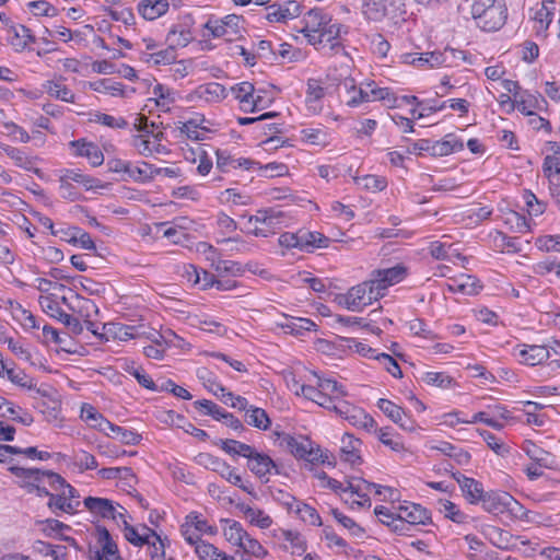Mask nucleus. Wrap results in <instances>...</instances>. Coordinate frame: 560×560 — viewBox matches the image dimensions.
<instances>
[{"instance_id": "20", "label": "nucleus", "mask_w": 560, "mask_h": 560, "mask_svg": "<svg viewBox=\"0 0 560 560\" xmlns=\"http://www.w3.org/2000/svg\"><path fill=\"white\" fill-rule=\"evenodd\" d=\"M514 354L521 363L530 366L540 364L550 358L549 348L539 345H523L514 350Z\"/></svg>"}, {"instance_id": "18", "label": "nucleus", "mask_w": 560, "mask_h": 560, "mask_svg": "<svg viewBox=\"0 0 560 560\" xmlns=\"http://www.w3.org/2000/svg\"><path fill=\"white\" fill-rule=\"evenodd\" d=\"M548 153L542 163L544 175L548 178L550 186H560V143L549 142Z\"/></svg>"}, {"instance_id": "50", "label": "nucleus", "mask_w": 560, "mask_h": 560, "mask_svg": "<svg viewBox=\"0 0 560 560\" xmlns=\"http://www.w3.org/2000/svg\"><path fill=\"white\" fill-rule=\"evenodd\" d=\"M220 476L225 479L228 482L241 488L243 491L252 494L254 491V488L252 483L244 482L241 475L237 474L236 469L231 467L225 462L223 463L222 467L220 468L219 472Z\"/></svg>"}, {"instance_id": "44", "label": "nucleus", "mask_w": 560, "mask_h": 560, "mask_svg": "<svg viewBox=\"0 0 560 560\" xmlns=\"http://www.w3.org/2000/svg\"><path fill=\"white\" fill-rule=\"evenodd\" d=\"M219 445L221 450L224 451L230 456L244 457L246 459L253 454V451L255 448L249 444L232 439L220 440Z\"/></svg>"}, {"instance_id": "62", "label": "nucleus", "mask_w": 560, "mask_h": 560, "mask_svg": "<svg viewBox=\"0 0 560 560\" xmlns=\"http://www.w3.org/2000/svg\"><path fill=\"white\" fill-rule=\"evenodd\" d=\"M331 514L340 525H342L345 528L349 530L351 536H353L357 539L364 538V528L357 524L351 517L345 515L343 513L339 512L336 509L331 511Z\"/></svg>"}, {"instance_id": "60", "label": "nucleus", "mask_w": 560, "mask_h": 560, "mask_svg": "<svg viewBox=\"0 0 560 560\" xmlns=\"http://www.w3.org/2000/svg\"><path fill=\"white\" fill-rule=\"evenodd\" d=\"M124 369L128 374L132 375L142 387L153 392L158 390V387L150 375H148L144 370L135 362L126 363Z\"/></svg>"}, {"instance_id": "34", "label": "nucleus", "mask_w": 560, "mask_h": 560, "mask_svg": "<svg viewBox=\"0 0 560 560\" xmlns=\"http://www.w3.org/2000/svg\"><path fill=\"white\" fill-rule=\"evenodd\" d=\"M9 34H11L10 44L15 50H24L30 44L35 42V37L31 30L25 25H10Z\"/></svg>"}, {"instance_id": "42", "label": "nucleus", "mask_w": 560, "mask_h": 560, "mask_svg": "<svg viewBox=\"0 0 560 560\" xmlns=\"http://www.w3.org/2000/svg\"><path fill=\"white\" fill-rule=\"evenodd\" d=\"M15 475L23 477L27 481L25 482V488L27 492L35 493L38 497H49L52 493H49L45 488V483H49L48 479H44V481L36 480L34 477L27 476L28 469L20 468V467H11L10 468Z\"/></svg>"}, {"instance_id": "58", "label": "nucleus", "mask_w": 560, "mask_h": 560, "mask_svg": "<svg viewBox=\"0 0 560 560\" xmlns=\"http://www.w3.org/2000/svg\"><path fill=\"white\" fill-rule=\"evenodd\" d=\"M438 509L446 518H450L455 523L463 524L467 520V516L459 510V508L448 500H439Z\"/></svg>"}, {"instance_id": "47", "label": "nucleus", "mask_w": 560, "mask_h": 560, "mask_svg": "<svg viewBox=\"0 0 560 560\" xmlns=\"http://www.w3.org/2000/svg\"><path fill=\"white\" fill-rule=\"evenodd\" d=\"M195 552L200 560H235L233 557L219 550L212 544L206 542L203 540L197 544Z\"/></svg>"}, {"instance_id": "53", "label": "nucleus", "mask_w": 560, "mask_h": 560, "mask_svg": "<svg viewBox=\"0 0 560 560\" xmlns=\"http://www.w3.org/2000/svg\"><path fill=\"white\" fill-rule=\"evenodd\" d=\"M305 462L310 464H325L330 467H334L336 462L335 458L331 456V454L327 450L320 448L319 445L313 443L311 447H308L307 454L304 457Z\"/></svg>"}, {"instance_id": "43", "label": "nucleus", "mask_w": 560, "mask_h": 560, "mask_svg": "<svg viewBox=\"0 0 560 560\" xmlns=\"http://www.w3.org/2000/svg\"><path fill=\"white\" fill-rule=\"evenodd\" d=\"M140 59L149 65L166 66L176 60V51L168 46L165 49L155 50L154 52H142Z\"/></svg>"}, {"instance_id": "28", "label": "nucleus", "mask_w": 560, "mask_h": 560, "mask_svg": "<svg viewBox=\"0 0 560 560\" xmlns=\"http://www.w3.org/2000/svg\"><path fill=\"white\" fill-rule=\"evenodd\" d=\"M80 418L92 429L102 433L107 432L109 428V420H107L97 409L90 404H82L80 410Z\"/></svg>"}, {"instance_id": "63", "label": "nucleus", "mask_w": 560, "mask_h": 560, "mask_svg": "<svg viewBox=\"0 0 560 560\" xmlns=\"http://www.w3.org/2000/svg\"><path fill=\"white\" fill-rule=\"evenodd\" d=\"M91 121L112 129H125L128 126V122L124 117L113 116L101 112L94 113L92 115Z\"/></svg>"}, {"instance_id": "4", "label": "nucleus", "mask_w": 560, "mask_h": 560, "mask_svg": "<svg viewBox=\"0 0 560 560\" xmlns=\"http://www.w3.org/2000/svg\"><path fill=\"white\" fill-rule=\"evenodd\" d=\"M469 7L471 16L478 21V25L485 31H497L506 20V8L500 1L474 0Z\"/></svg>"}, {"instance_id": "59", "label": "nucleus", "mask_w": 560, "mask_h": 560, "mask_svg": "<svg viewBox=\"0 0 560 560\" xmlns=\"http://www.w3.org/2000/svg\"><path fill=\"white\" fill-rule=\"evenodd\" d=\"M375 432L377 434L380 442L385 446L389 447L393 452L404 453L407 451L400 436L394 434L388 429H375Z\"/></svg>"}, {"instance_id": "29", "label": "nucleus", "mask_w": 560, "mask_h": 560, "mask_svg": "<svg viewBox=\"0 0 560 560\" xmlns=\"http://www.w3.org/2000/svg\"><path fill=\"white\" fill-rule=\"evenodd\" d=\"M168 9V0H141L138 3L139 14L148 21H154L161 18Z\"/></svg>"}, {"instance_id": "13", "label": "nucleus", "mask_w": 560, "mask_h": 560, "mask_svg": "<svg viewBox=\"0 0 560 560\" xmlns=\"http://www.w3.org/2000/svg\"><path fill=\"white\" fill-rule=\"evenodd\" d=\"M445 241H432L429 243L428 252L435 260H445L453 264L459 262L463 267L467 262V257L463 256L454 243L447 241L448 236L444 235Z\"/></svg>"}, {"instance_id": "35", "label": "nucleus", "mask_w": 560, "mask_h": 560, "mask_svg": "<svg viewBox=\"0 0 560 560\" xmlns=\"http://www.w3.org/2000/svg\"><path fill=\"white\" fill-rule=\"evenodd\" d=\"M300 7L295 2L288 4H272L268 7L267 20L270 22H285L299 15Z\"/></svg>"}, {"instance_id": "19", "label": "nucleus", "mask_w": 560, "mask_h": 560, "mask_svg": "<svg viewBox=\"0 0 560 560\" xmlns=\"http://www.w3.org/2000/svg\"><path fill=\"white\" fill-rule=\"evenodd\" d=\"M298 139L304 144L320 148L327 147L331 142L329 129L322 124L300 129Z\"/></svg>"}, {"instance_id": "16", "label": "nucleus", "mask_w": 560, "mask_h": 560, "mask_svg": "<svg viewBox=\"0 0 560 560\" xmlns=\"http://www.w3.org/2000/svg\"><path fill=\"white\" fill-rule=\"evenodd\" d=\"M248 469L259 479L265 482L269 481L270 475L275 471L279 472L277 464L272 458L261 452L254 448L253 454L247 458Z\"/></svg>"}, {"instance_id": "57", "label": "nucleus", "mask_w": 560, "mask_h": 560, "mask_svg": "<svg viewBox=\"0 0 560 560\" xmlns=\"http://www.w3.org/2000/svg\"><path fill=\"white\" fill-rule=\"evenodd\" d=\"M156 173L158 170L147 162H141L137 165L130 163L128 176L136 182L144 183L151 180Z\"/></svg>"}, {"instance_id": "21", "label": "nucleus", "mask_w": 560, "mask_h": 560, "mask_svg": "<svg viewBox=\"0 0 560 560\" xmlns=\"http://www.w3.org/2000/svg\"><path fill=\"white\" fill-rule=\"evenodd\" d=\"M522 451L533 460L546 469H558V462L553 454L539 447L530 440H525L522 444Z\"/></svg>"}, {"instance_id": "11", "label": "nucleus", "mask_w": 560, "mask_h": 560, "mask_svg": "<svg viewBox=\"0 0 560 560\" xmlns=\"http://www.w3.org/2000/svg\"><path fill=\"white\" fill-rule=\"evenodd\" d=\"M281 212L273 209L260 210L248 220L254 226H247L248 233L257 237H268L280 229Z\"/></svg>"}, {"instance_id": "17", "label": "nucleus", "mask_w": 560, "mask_h": 560, "mask_svg": "<svg viewBox=\"0 0 560 560\" xmlns=\"http://www.w3.org/2000/svg\"><path fill=\"white\" fill-rule=\"evenodd\" d=\"M72 155L77 158H85L93 166H100L104 162V154L100 147L84 138L69 142Z\"/></svg>"}, {"instance_id": "25", "label": "nucleus", "mask_w": 560, "mask_h": 560, "mask_svg": "<svg viewBox=\"0 0 560 560\" xmlns=\"http://www.w3.org/2000/svg\"><path fill=\"white\" fill-rule=\"evenodd\" d=\"M557 4L555 1H542L533 15L534 28L538 35H545L553 20Z\"/></svg>"}, {"instance_id": "33", "label": "nucleus", "mask_w": 560, "mask_h": 560, "mask_svg": "<svg viewBox=\"0 0 560 560\" xmlns=\"http://www.w3.org/2000/svg\"><path fill=\"white\" fill-rule=\"evenodd\" d=\"M329 238L316 231L300 230V249L313 252L315 248L328 246Z\"/></svg>"}, {"instance_id": "48", "label": "nucleus", "mask_w": 560, "mask_h": 560, "mask_svg": "<svg viewBox=\"0 0 560 560\" xmlns=\"http://www.w3.org/2000/svg\"><path fill=\"white\" fill-rule=\"evenodd\" d=\"M281 327L285 332L301 336L304 331L314 330L316 324L308 318L292 317L282 323Z\"/></svg>"}, {"instance_id": "52", "label": "nucleus", "mask_w": 560, "mask_h": 560, "mask_svg": "<svg viewBox=\"0 0 560 560\" xmlns=\"http://www.w3.org/2000/svg\"><path fill=\"white\" fill-rule=\"evenodd\" d=\"M245 421L259 430H268L271 423L267 412L254 406H250L245 413Z\"/></svg>"}, {"instance_id": "56", "label": "nucleus", "mask_w": 560, "mask_h": 560, "mask_svg": "<svg viewBox=\"0 0 560 560\" xmlns=\"http://www.w3.org/2000/svg\"><path fill=\"white\" fill-rule=\"evenodd\" d=\"M191 34L182 26H173L166 36V42L171 48L176 50L177 47H185L189 44Z\"/></svg>"}, {"instance_id": "54", "label": "nucleus", "mask_w": 560, "mask_h": 560, "mask_svg": "<svg viewBox=\"0 0 560 560\" xmlns=\"http://www.w3.org/2000/svg\"><path fill=\"white\" fill-rule=\"evenodd\" d=\"M493 243L501 252L518 253L523 249L521 240L515 236H509L502 232H497L493 236Z\"/></svg>"}, {"instance_id": "5", "label": "nucleus", "mask_w": 560, "mask_h": 560, "mask_svg": "<svg viewBox=\"0 0 560 560\" xmlns=\"http://www.w3.org/2000/svg\"><path fill=\"white\" fill-rule=\"evenodd\" d=\"M385 491L392 492L389 488L369 482L360 477H351L346 480V490L342 500L351 509L370 508V494L375 492L378 495H385Z\"/></svg>"}, {"instance_id": "46", "label": "nucleus", "mask_w": 560, "mask_h": 560, "mask_svg": "<svg viewBox=\"0 0 560 560\" xmlns=\"http://www.w3.org/2000/svg\"><path fill=\"white\" fill-rule=\"evenodd\" d=\"M363 15L374 22L382 21L387 14V4L383 0H363Z\"/></svg>"}, {"instance_id": "7", "label": "nucleus", "mask_w": 560, "mask_h": 560, "mask_svg": "<svg viewBox=\"0 0 560 560\" xmlns=\"http://www.w3.org/2000/svg\"><path fill=\"white\" fill-rule=\"evenodd\" d=\"M61 301L72 312L79 315L88 330H90L94 336L103 338V334L100 330L101 327L94 320V318L98 315V307L94 301L80 295H74L70 301L63 296Z\"/></svg>"}, {"instance_id": "1", "label": "nucleus", "mask_w": 560, "mask_h": 560, "mask_svg": "<svg viewBox=\"0 0 560 560\" xmlns=\"http://www.w3.org/2000/svg\"><path fill=\"white\" fill-rule=\"evenodd\" d=\"M340 69L329 68L327 79L336 82V89L342 85L347 94L346 105L358 107L364 103L382 102L388 108L398 107L399 98L388 88H381L374 81H365L359 85L351 77L352 61L347 54L341 56Z\"/></svg>"}, {"instance_id": "36", "label": "nucleus", "mask_w": 560, "mask_h": 560, "mask_svg": "<svg viewBox=\"0 0 560 560\" xmlns=\"http://www.w3.org/2000/svg\"><path fill=\"white\" fill-rule=\"evenodd\" d=\"M46 93L62 102L74 103V93L63 83L62 78L49 80L44 84Z\"/></svg>"}, {"instance_id": "9", "label": "nucleus", "mask_w": 560, "mask_h": 560, "mask_svg": "<svg viewBox=\"0 0 560 560\" xmlns=\"http://www.w3.org/2000/svg\"><path fill=\"white\" fill-rule=\"evenodd\" d=\"M243 18L229 14L222 19H210L205 28L215 38H224L232 42L241 35Z\"/></svg>"}, {"instance_id": "6", "label": "nucleus", "mask_w": 560, "mask_h": 560, "mask_svg": "<svg viewBox=\"0 0 560 560\" xmlns=\"http://www.w3.org/2000/svg\"><path fill=\"white\" fill-rule=\"evenodd\" d=\"M380 289L370 278L350 288L346 293L337 296L339 305L351 312H361L373 302L382 299Z\"/></svg>"}, {"instance_id": "64", "label": "nucleus", "mask_w": 560, "mask_h": 560, "mask_svg": "<svg viewBox=\"0 0 560 560\" xmlns=\"http://www.w3.org/2000/svg\"><path fill=\"white\" fill-rule=\"evenodd\" d=\"M347 421L351 425L363 429L368 432L375 430L374 419L361 408L354 410V412L350 415Z\"/></svg>"}, {"instance_id": "2", "label": "nucleus", "mask_w": 560, "mask_h": 560, "mask_svg": "<svg viewBox=\"0 0 560 560\" xmlns=\"http://www.w3.org/2000/svg\"><path fill=\"white\" fill-rule=\"evenodd\" d=\"M301 33L307 43L324 54H346L341 43L342 36L348 34V27L334 22L330 14L322 9H311L302 20Z\"/></svg>"}, {"instance_id": "37", "label": "nucleus", "mask_w": 560, "mask_h": 560, "mask_svg": "<svg viewBox=\"0 0 560 560\" xmlns=\"http://www.w3.org/2000/svg\"><path fill=\"white\" fill-rule=\"evenodd\" d=\"M542 103L544 100L540 95L533 94L528 91H523L515 98V108L527 116H532L536 109L541 107Z\"/></svg>"}, {"instance_id": "23", "label": "nucleus", "mask_w": 560, "mask_h": 560, "mask_svg": "<svg viewBox=\"0 0 560 560\" xmlns=\"http://www.w3.org/2000/svg\"><path fill=\"white\" fill-rule=\"evenodd\" d=\"M429 521V512L419 504L410 503L401 505L398 509V523L400 530L404 529L405 523L416 525L427 524Z\"/></svg>"}, {"instance_id": "15", "label": "nucleus", "mask_w": 560, "mask_h": 560, "mask_svg": "<svg viewBox=\"0 0 560 560\" xmlns=\"http://www.w3.org/2000/svg\"><path fill=\"white\" fill-rule=\"evenodd\" d=\"M83 505L95 517L113 520L117 523L124 517V513L106 498L88 497L83 500Z\"/></svg>"}, {"instance_id": "45", "label": "nucleus", "mask_w": 560, "mask_h": 560, "mask_svg": "<svg viewBox=\"0 0 560 560\" xmlns=\"http://www.w3.org/2000/svg\"><path fill=\"white\" fill-rule=\"evenodd\" d=\"M303 396L328 410H331L336 401L332 396H328L322 388L317 387L315 381L312 382L310 387L303 388Z\"/></svg>"}, {"instance_id": "40", "label": "nucleus", "mask_w": 560, "mask_h": 560, "mask_svg": "<svg viewBox=\"0 0 560 560\" xmlns=\"http://www.w3.org/2000/svg\"><path fill=\"white\" fill-rule=\"evenodd\" d=\"M156 106L163 112H170L176 101V92L163 84H155L152 90Z\"/></svg>"}, {"instance_id": "51", "label": "nucleus", "mask_w": 560, "mask_h": 560, "mask_svg": "<svg viewBox=\"0 0 560 560\" xmlns=\"http://www.w3.org/2000/svg\"><path fill=\"white\" fill-rule=\"evenodd\" d=\"M312 376L316 382V386L322 388L328 396H332L336 400L339 399V397H343L347 395V392L343 388V386L340 385L337 381L320 377L316 373H313Z\"/></svg>"}, {"instance_id": "26", "label": "nucleus", "mask_w": 560, "mask_h": 560, "mask_svg": "<svg viewBox=\"0 0 560 560\" xmlns=\"http://www.w3.org/2000/svg\"><path fill=\"white\" fill-rule=\"evenodd\" d=\"M453 477L459 485L465 499L471 504L479 503L485 493L482 483L459 472L453 474Z\"/></svg>"}, {"instance_id": "39", "label": "nucleus", "mask_w": 560, "mask_h": 560, "mask_svg": "<svg viewBox=\"0 0 560 560\" xmlns=\"http://www.w3.org/2000/svg\"><path fill=\"white\" fill-rule=\"evenodd\" d=\"M222 530L226 541L240 548L247 535L242 524L234 520H222Z\"/></svg>"}, {"instance_id": "10", "label": "nucleus", "mask_w": 560, "mask_h": 560, "mask_svg": "<svg viewBox=\"0 0 560 560\" xmlns=\"http://www.w3.org/2000/svg\"><path fill=\"white\" fill-rule=\"evenodd\" d=\"M336 89V82L328 80L325 81L317 79H308L305 92V106L310 114L319 115L323 112V98Z\"/></svg>"}, {"instance_id": "3", "label": "nucleus", "mask_w": 560, "mask_h": 560, "mask_svg": "<svg viewBox=\"0 0 560 560\" xmlns=\"http://www.w3.org/2000/svg\"><path fill=\"white\" fill-rule=\"evenodd\" d=\"M27 471V476L34 477L36 480L44 481V479H48L49 485L55 488L57 493L51 494L48 501V506L55 514H58V512L73 514L78 511L81 504L80 495L61 476L39 470Z\"/></svg>"}, {"instance_id": "22", "label": "nucleus", "mask_w": 560, "mask_h": 560, "mask_svg": "<svg viewBox=\"0 0 560 560\" xmlns=\"http://www.w3.org/2000/svg\"><path fill=\"white\" fill-rule=\"evenodd\" d=\"M0 150L4 152L18 167L32 172L38 177L42 176V171L36 167L38 158L28 155L24 150L4 143L0 144Z\"/></svg>"}, {"instance_id": "30", "label": "nucleus", "mask_w": 560, "mask_h": 560, "mask_svg": "<svg viewBox=\"0 0 560 560\" xmlns=\"http://www.w3.org/2000/svg\"><path fill=\"white\" fill-rule=\"evenodd\" d=\"M103 338L108 340L107 335H112L114 338L120 341H127L140 336L139 329L135 326L108 323L103 324L102 327Z\"/></svg>"}, {"instance_id": "24", "label": "nucleus", "mask_w": 560, "mask_h": 560, "mask_svg": "<svg viewBox=\"0 0 560 560\" xmlns=\"http://www.w3.org/2000/svg\"><path fill=\"white\" fill-rule=\"evenodd\" d=\"M89 89L104 94L110 97H127L133 90H127V88L113 79H97L86 83Z\"/></svg>"}, {"instance_id": "27", "label": "nucleus", "mask_w": 560, "mask_h": 560, "mask_svg": "<svg viewBox=\"0 0 560 560\" xmlns=\"http://www.w3.org/2000/svg\"><path fill=\"white\" fill-rule=\"evenodd\" d=\"M361 441L350 433H345L341 439L340 458L352 466L361 464Z\"/></svg>"}, {"instance_id": "31", "label": "nucleus", "mask_w": 560, "mask_h": 560, "mask_svg": "<svg viewBox=\"0 0 560 560\" xmlns=\"http://www.w3.org/2000/svg\"><path fill=\"white\" fill-rule=\"evenodd\" d=\"M280 443L298 459H304L308 447L313 444L306 436H292L290 434H283Z\"/></svg>"}, {"instance_id": "12", "label": "nucleus", "mask_w": 560, "mask_h": 560, "mask_svg": "<svg viewBox=\"0 0 560 560\" xmlns=\"http://www.w3.org/2000/svg\"><path fill=\"white\" fill-rule=\"evenodd\" d=\"M408 276V268L404 264H397L389 268H382L373 270L371 279L374 284L380 289L382 296H385L387 289L393 287Z\"/></svg>"}, {"instance_id": "38", "label": "nucleus", "mask_w": 560, "mask_h": 560, "mask_svg": "<svg viewBox=\"0 0 560 560\" xmlns=\"http://www.w3.org/2000/svg\"><path fill=\"white\" fill-rule=\"evenodd\" d=\"M255 86L247 81L237 83L231 88V93L238 101L240 107L243 112L253 113L250 101L254 97Z\"/></svg>"}, {"instance_id": "55", "label": "nucleus", "mask_w": 560, "mask_h": 560, "mask_svg": "<svg viewBox=\"0 0 560 560\" xmlns=\"http://www.w3.org/2000/svg\"><path fill=\"white\" fill-rule=\"evenodd\" d=\"M2 416L10 417L12 420L22 423L23 425H31L34 421L33 416L19 406H14L13 404L5 400L3 405V409L1 410Z\"/></svg>"}, {"instance_id": "41", "label": "nucleus", "mask_w": 560, "mask_h": 560, "mask_svg": "<svg viewBox=\"0 0 560 560\" xmlns=\"http://www.w3.org/2000/svg\"><path fill=\"white\" fill-rule=\"evenodd\" d=\"M104 434L126 445H137L141 441V435L136 431L116 425L112 422H109V428H107V432Z\"/></svg>"}, {"instance_id": "8", "label": "nucleus", "mask_w": 560, "mask_h": 560, "mask_svg": "<svg viewBox=\"0 0 560 560\" xmlns=\"http://www.w3.org/2000/svg\"><path fill=\"white\" fill-rule=\"evenodd\" d=\"M228 96L226 89L218 82L200 84L185 95L186 103L195 107L213 105L222 102Z\"/></svg>"}, {"instance_id": "14", "label": "nucleus", "mask_w": 560, "mask_h": 560, "mask_svg": "<svg viewBox=\"0 0 560 560\" xmlns=\"http://www.w3.org/2000/svg\"><path fill=\"white\" fill-rule=\"evenodd\" d=\"M479 503L482 509L492 514H502L506 511H513L518 502L508 492H485Z\"/></svg>"}, {"instance_id": "32", "label": "nucleus", "mask_w": 560, "mask_h": 560, "mask_svg": "<svg viewBox=\"0 0 560 560\" xmlns=\"http://www.w3.org/2000/svg\"><path fill=\"white\" fill-rule=\"evenodd\" d=\"M238 510L252 525L258 528L267 529L272 525V518L259 508L242 503Z\"/></svg>"}, {"instance_id": "61", "label": "nucleus", "mask_w": 560, "mask_h": 560, "mask_svg": "<svg viewBox=\"0 0 560 560\" xmlns=\"http://www.w3.org/2000/svg\"><path fill=\"white\" fill-rule=\"evenodd\" d=\"M504 223L514 232L525 233L530 230V224L524 215L521 213L510 210L504 213Z\"/></svg>"}, {"instance_id": "49", "label": "nucleus", "mask_w": 560, "mask_h": 560, "mask_svg": "<svg viewBox=\"0 0 560 560\" xmlns=\"http://www.w3.org/2000/svg\"><path fill=\"white\" fill-rule=\"evenodd\" d=\"M281 537L283 540H285L289 544V547L285 546V549H291V552L293 555L301 556L306 550V540L304 537L295 530L291 529H280L279 530Z\"/></svg>"}]
</instances>
